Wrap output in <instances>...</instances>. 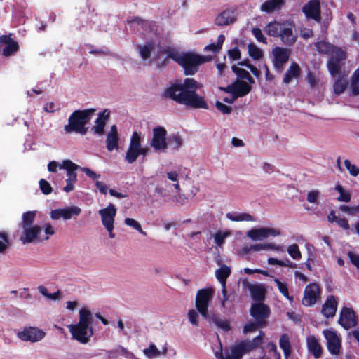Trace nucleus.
Listing matches in <instances>:
<instances>
[{"label": "nucleus", "mask_w": 359, "mask_h": 359, "mask_svg": "<svg viewBox=\"0 0 359 359\" xmlns=\"http://www.w3.org/2000/svg\"><path fill=\"white\" fill-rule=\"evenodd\" d=\"M323 334L327 340V347L329 352L333 355L340 353L341 348V340L337 333L332 329L323 331Z\"/></svg>", "instance_id": "12"}, {"label": "nucleus", "mask_w": 359, "mask_h": 359, "mask_svg": "<svg viewBox=\"0 0 359 359\" xmlns=\"http://www.w3.org/2000/svg\"><path fill=\"white\" fill-rule=\"evenodd\" d=\"M269 308L262 303L259 302L252 304L250 314L261 325L266 323V319L269 317Z\"/></svg>", "instance_id": "18"}, {"label": "nucleus", "mask_w": 359, "mask_h": 359, "mask_svg": "<svg viewBox=\"0 0 359 359\" xmlns=\"http://www.w3.org/2000/svg\"><path fill=\"white\" fill-rule=\"evenodd\" d=\"M264 333L259 332V334L252 340H245L236 343L231 346L230 351L226 353V359H241L243 355L248 353L263 343V336Z\"/></svg>", "instance_id": "6"}, {"label": "nucleus", "mask_w": 359, "mask_h": 359, "mask_svg": "<svg viewBox=\"0 0 359 359\" xmlns=\"http://www.w3.org/2000/svg\"><path fill=\"white\" fill-rule=\"evenodd\" d=\"M284 4V0H267L260 6V11L265 13H272L280 10Z\"/></svg>", "instance_id": "26"}, {"label": "nucleus", "mask_w": 359, "mask_h": 359, "mask_svg": "<svg viewBox=\"0 0 359 359\" xmlns=\"http://www.w3.org/2000/svg\"><path fill=\"white\" fill-rule=\"evenodd\" d=\"M79 319L76 324L68 326L72 339L81 344H86L93 335L92 323L93 316L92 312L86 308H81L79 312Z\"/></svg>", "instance_id": "3"}, {"label": "nucleus", "mask_w": 359, "mask_h": 359, "mask_svg": "<svg viewBox=\"0 0 359 359\" xmlns=\"http://www.w3.org/2000/svg\"><path fill=\"white\" fill-rule=\"evenodd\" d=\"M273 63L274 67L279 72L283 69V65L288 61L290 56V50L288 48L276 46L273 51Z\"/></svg>", "instance_id": "14"}, {"label": "nucleus", "mask_w": 359, "mask_h": 359, "mask_svg": "<svg viewBox=\"0 0 359 359\" xmlns=\"http://www.w3.org/2000/svg\"><path fill=\"white\" fill-rule=\"evenodd\" d=\"M214 294L215 289L212 287L200 289L196 293L195 306L205 319L209 318L208 305L212 301Z\"/></svg>", "instance_id": "7"}, {"label": "nucleus", "mask_w": 359, "mask_h": 359, "mask_svg": "<svg viewBox=\"0 0 359 359\" xmlns=\"http://www.w3.org/2000/svg\"><path fill=\"white\" fill-rule=\"evenodd\" d=\"M250 90L251 87L248 83L236 80L233 84L226 88V93L231 95V98L226 97V102H233L236 98L247 95Z\"/></svg>", "instance_id": "9"}, {"label": "nucleus", "mask_w": 359, "mask_h": 359, "mask_svg": "<svg viewBox=\"0 0 359 359\" xmlns=\"http://www.w3.org/2000/svg\"><path fill=\"white\" fill-rule=\"evenodd\" d=\"M102 217V225L105 228L111 229L114 226L116 209L114 204L110 203L107 208L101 209L98 212Z\"/></svg>", "instance_id": "20"}, {"label": "nucleus", "mask_w": 359, "mask_h": 359, "mask_svg": "<svg viewBox=\"0 0 359 359\" xmlns=\"http://www.w3.org/2000/svg\"><path fill=\"white\" fill-rule=\"evenodd\" d=\"M60 168H63L67 170V181L76 182L77 174L75 171L78 169H81L79 165L73 163L72 161L67 159L62 161Z\"/></svg>", "instance_id": "24"}, {"label": "nucleus", "mask_w": 359, "mask_h": 359, "mask_svg": "<svg viewBox=\"0 0 359 359\" xmlns=\"http://www.w3.org/2000/svg\"><path fill=\"white\" fill-rule=\"evenodd\" d=\"M95 112V109L93 108L77 109L73 111L68 118V123L64 126L65 133H75L82 135H86L88 132V128L86 126Z\"/></svg>", "instance_id": "5"}, {"label": "nucleus", "mask_w": 359, "mask_h": 359, "mask_svg": "<svg viewBox=\"0 0 359 359\" xmlns=\"http://www.w3.org/2000/svg\"><path fill=\"white\" fill-rule=\"evenodd\" d=\"M302 11L308 18H311L316 22H320V3L319 0H311L302 8Z\"/></svg>", "instance_id": "17"}, {"label": "nucleus", "mask_w": 359, "mask_h": 359, "mask_svg": "<svg viewBox=\"0 0 359 359\" xmlns=\"http://www.w3.org/2000/svg\"><path fill=\"white\" fill-rule=\"evenodd\" d=\"M19 46H4L3 55L9 57L18 52Z\"/></svg>", "instance_id": "62"}, {"label": "nucleus", "mask_w": 359, "mask_h": 359, "mask_svg": "<svg viewBox=\"0 0 359 359\" xmlns=\"http://www.w3.org/2000/svg\"><path fill=\"white\" fill-rule=\"evenodd\" d=\"M266 325V323H263L261 325L259 323V322H258L257 320H256V322H255V323H253V322L249 323L244 326L243 333L247 334L248 332H254L255 330H257V328L263 327H265Z\"/></svg>", "instance_id": "48"}, {"label": "nucleus", "mask_w": 359, "mask_h": 359, "mask_svg": "<svg viewBox=\"0 0 359 359\" xmlns=\"http://www.w3.org/2000/svg\"><path fill=\"white\" fill-rule=\"evenodd\" d=\"M281 234L280 230L271 227L253 228L246 233L247 237L253 241H259L266 239L269 236H278Z\"/></svg>", "instance_id": "11"}, {"label": "nucleus", "mask_w": 359, "mask_h": 359, "mask_svg": "<svg viewBox=\"0 0 359 359\" xmlns=\"http://www.w3.org/2000/svg\"><path fill=\"white\" fill-rule=\"evenodd\" d=\"M140 48L139 53L142 59L147 60L151 55V48L154 46H138Z\"/></svg>", "instance_id": "59"}, {"label": "nucleus", "mask_w": 359, "mask_h": 359, "mask_svg": "<svg viewBox=\"0 0 359 359\" xmlns=\"http://www.w3.org/2000/svg\"><path fill=\"white\" fill-rule=\"evenodd\" d=\"M320 191L318 190H312L307 194L306 200L309 203H318V199L320 196Z\"/></svg>", "instance_id": "58"}, {"label": "nucleus", "mask_w": 359, "mask_h": 359, "mask_svg": "<svg viewBox=\"0 0 359 359\" xmlns=\"http://www.w3.org/2000/svg\"><path fill=\"white\" fill-rule=\"evenodd\" d=\"M107 149L111 151L118 147V136L107 135L106 139Z\"/></svg>", "instance_id": "42"}, {"label": "nucleus", "mask_w": 359, "mask_h": 359, "mask_svg": "<svg viewBox=\"0 0 359 359\" xmlns=\"http://www.w3.org/2000/svg\"><path fill=\"white\" fill-rule=\"evenodd\" d=\"M275 285L278 287L280 292L290 302L293 301V297L290 296L287 285L285 283L280 281V280L275 278L273 280Z\"/></svg>", "instance_id": "35"}, {"label": "nucleus", "mask_w": 359, "mask_h": 359, "mask_svg": "<svg viewBox=\"0 0 359 359\" xmlns=\"http://www.w3.org/2000/svg\"><path fill=\"white\" fill-rule=\"evenodd\" d=\"M215 337L217 344L212 346V349L214 352L215 356L217 359H224V355H223L222 344L217 334H215Z\"/></svg>", "instance_id": "40"}, {"label": "nucleus", "mask_w": 359, "mask_h": 359, "mask_svg": "<svg viewBox=\"0 0 359 359\" xmlns=\"http://www.w3.org/2000/svg\"><path fill=\"white\" fill-rule=\"evenodd\" d=\"M36 215V211H27L26 212H24L22 217V229L34 226Z\"/></svg>", "instance_id": "31"}, {"label": "nucleus", "mask_w": 359, "mask_h": 359, "mask_svg": "<svg viewBox=\"0 0 359 359\" xmlns=\"http://www.w3.org/2000/svg\"><path fill=\"white\" fill-rule=\"evenodd\" d=\"M287 251L291 257L294 259H299L302 257L299 246L297 244H292L287 247Z\"/></svg>", "instance_id": "46"}, {"label": "nucleus", "mask_w": 359, "mask_h": 359, "mask_svg": "<svg viewBox=\"0 0 359 359\" xmlns=\"http://www.w3.org/2000/svg\"><path fill=\"white\" fill-rule=\"evenodd\" d=\"M293 27L292 22L290 21L283 22V27L280 36L284 43L292 44L295 42V36L292 32Z\"/></svg>", "instance_id": "23"}, {"label": "nucleus", "mask_w": 359, "mask_h": 359, "mask_svg": "<svg viewBox=\"0 0 359 359\" xmlns=\"http://www.w3.org/2000/svg\"><path fill=\"white\" fill-rule=\"evenodd\" d=\"M251 295L255 300L262 301L264 297V289L259 285H252L250 287Z\"/></svg>", "instance_id": "38"}, {"label": "nucleus", "mask_w": 359, "mask_h": 359, "mask_svg": "<svg viewBox=\"0 0 359 359\" xmlns=\"http://www.w3.org/2000/svg\"><path fill=\"white\" fill-rule=\"evenodd\" d=\"M226 217L231 221H255V219L247 213H228Z\"/></svg>", "instance_id": "34"}, {"label": "nucleus", "mask_w": 359, "mask_h": 359, "mask_svg": "<svg viewBox=\"0 0 359 359\" xmlns=\"http://www.w3.org/2000/svg\"><path fill=\"white\" fill-rule=\"evenodd\" d=\"M141 142L142 138L140 137V135L137 131H134L130 137L128 147L139 149L142 147Z\"/></svg>", "instance_id": "44"}, {"label": "nucleus", "mask_w": 359, "mask_h": 359, "mask_svg": "<svg viewBox=\"0 0 359 359\" xmlns=\"http://www.w3.org/2000/svg\"><path fill=\"white\" fill-rule=\"evenodd\" d=\"M337 309V302L334 296H329L323 305L321 313L325 318H332L335 316Z\"/></svg>", "instance_id": "22"}, {"label": "nucleus", "mask_w": 359, "mask_h": 359, "mask_svg": "<svg viewBox=\"0 0 359 359\" xmlns=\"http://www.w3.org/2000/svg\"><path fill=\"white\" fill-rule=\"evenodd\" d=\"M238 65L240 66H245V67H247L248 68H249L250 69V71L252 72V73L257 77L259 76L260 75V71L257 68L255 67V66L250 65L249 63V61L247 60H245L243 61H241L240 62H238Z\"/></svg>", "instance_id": "57"}, {"label": "nucleus", "mask_w": 359, "mask_h": 359, "mask_svg": "<svg viewBox=\"0 0 359 359\" xmlns=\"http://www.w3.org/2000/svg\"><path fill=\"white\" fill-rule=\"evenodd\" d=\"M22 235L20 240L23 244L31 243L34 242H43L49 239L48 236L41 235V228L39 225H34L30 227L22 229Z\"/></svg>", "instance_id": "10"}, {"label": "nucleus", "mask_w": 359, "mask_h": 359, "mask_svg": "<svg viewBox=\"0 0 359 359\" xmlns=\"http://www.w3.org/2000/svg\"><path fill=\"white\" fill-rule=\"evenodd\" d=\"M300 74L301 69L299 65L297 62H292L284 75L283 79V83L286 85L289 84L293 79H298Z\"/></svg>", "instance_id": "25"}, {"label": "nucleus", "mask_w": 359, "mask_h": 359, "mask_svg": "<svg viewBox=\"0 0 359 359\" xmlns=\"http://www.w3.org/2000/svg\"><path fill=\"white\" fill-rule=\"evenodd\" d=\"M81 170L90 178L95 180L100 177V175L97 174L93 170L88 168H81Z\"/></svg>", "instance_id": "63"}, {"label": "nucleus", "mask_w": 359, "mask_h": 359, "mask_svg": "<svg viewBox=\"0 0 359 359\" xmlns=\"http://www.w3.org/2000/svg\"><path fill=\"white\" fill-rule=\"evenodd\" d=\"M215 261L219 268L216 271V277L222 285V294L224 297V264L219 255L215 257Z\"/></svg>", "instance_id": "29"}, {"label": "nucleus", "mask_w": 359, "mask_h": 359, "mask_svg": "<svg viewBox=\"0 0 359 359\" xmlns=\"http://www.w3.org/2000/svg\"><path fill=\"white\" fill-rule=\"evenodd\" d=\"M306 80L312 88H316L319 82V79L311 70L307 72Z\"/></svg>", "instance_id": "53"}, {"label": "nucleus", "mask_w": 359, "mask_h": 359, "mask_svg": "<svg viewBox=\"0 0 359 359\" xmlns=\"http://www.w3.org/2000/svg\"><path fill=\"white\" fill-rule=\"evenodd\" d=\"M139 151L137 149L128 147L125 155V161L130 164L135 163L138 157Z\"/></svg>", "instance_id": "36"}, {"label": "nucleus", "mask_w": 359, "mask_h": 359, "mask_svg": "<svg viewBox=\"0 0 359 359\" xmlns=\"http://www.w3.org/2000/svg\"><path fill=\"white\" fill-rule=\"evenodd\" d=\"M335 189L340 194V196L337 198L338 201L344 202H348L350 201V193L348 191H345L341 185H337Z\"/></svg>", "instance_id": "47"}, {"label": "nucleus", "mask_w": 359, "mask_h": 359, "mask_svg": "<svg viewBox=\"0 0 359 359\" xmlns=\"http://www.w3.org/2000/svg\"><path fill=\"white\" fill-rule=\"evenodd\" d=\"M13 34H4L0 36L1 45H18V43L13 37Z\"/></svg>", "instance_id": "51"}, {"label": "nucleus", "mask_w": 359, "mask_h": 359, "mask_svg": "<svg viewBox=\"0 0 359 359\" xmlns=\"http://www.w3.org/2000/svg\"><path fill=\"white\" fill-rule=\"evenodd\" d=\"M339 323L346 330L355 327L357 321L353 310L350 308H343L340 313Z\"/></svg>", "instance_id": "19"}, {"label": "nucleus", "mask_w": 359, "mask_h": 359, "mask_svg": "<svg viewBox=\"0 0 359 359\" xmlns=\"http://www.w3.org/2000/svg\"><path fill=\"white\" fill-rule=\"evenodd\" d=\"M39 187L42 193L46 195L50 194L53 191L50 183L44 179L40 180Z\"/></svg>", "instance_id": "54"}, {"label": "nucleus", "mask_w": 359, "mask_h": 359, "mask_svg": "<svg viewBox=\"0 0 359 359\" xmlns=\"http://www.w3.org/2000/svg\"><path fill=\"white\" fill-rule=\"evenodd\" d=\"M232 70L238 77L245 79L248 80L250 83H254L253 79L250 76L248 72H247L244 69L241 68L237 65H233Z\"/></svg>", "instance_id": "41"}, {"label": "nucleus", "mask_w": 359, "mask_h": 359, "mask_svg": "<svg viewBox=\"0 0 359 359\" xmlns=\"http://www.w3.org/2000/svg\"><path fill=\"white\" fill-rule=\"evenodd\" d=\"M347 255L352 264L359 269V255L353 252H348Z\"/></svg>", "instance_id": "64"}, {"label": "nucleus", "mask_w": 359, "mask_h": 359, "mask_svg": "<svg viewBox=\"0 0 359 359\" xmlns=\"http://www.w3.org/2000/svg\"><path fill=\"white\" fill-rule=\"evenodd\" d=\"M201 86L194 79L186 78L183 82L170 83L164 90L162 97L191 108L207 109L208 106L204 97L197 93Z\"/></svg>", "instance_id": "1"}, {"label": "nucleus", "mask_w": 359, "mask_h": 359, "mask_svg": "<svg viewBox=\"0 0 359 359\" xmlns=\"http://www.w3.org/2000/svg\"><path fill=\"white\" fill-rule=\"evenodd\" d=\"M237 13L235 10H226V25L236 21Z\"/></svg>", "instance_id": "60"}, {"label": "nucleus", "mask_w": 359, "mask_h": 359, "mask_svg": "<svg viewBox=\"0 0 359 359\" xmlns=\"http://www.w3.org/2000/svg\"><path fill=\"white\" fill-rule=\"evenodd\" d=\"M331 48V57L330 60L341 62L346 57L344 50L338 46H330Z\"/></svg>", "instance_id": "33"}, {"label": "nucleus", "mask_w": 359, "mask_h": 359, "mask_svg": "<svg viewBox=\"0 0 359 359\" xmlns=\"http://www.w3.org/2000/svg\"><path fill=\"white\" fill-rule=\"evenodd\" d=\"M124 222L126 225L133 227L134 229L137 230L141 234L144 236L147 235V233L142 230L140 224L134 219L126 218Z\"/></svg>", "instance_id": "45"}, {"label": "nucleus", "mask_w": 359, "mask_h": 359, "mask_svg": "<svg viewBox=\"0 0 359 359\" xmlns=\"http://www.w3.org/2000/svg\"><path fill=\"white\" fill-rule=\"evenodd\" d=\"M283 27V22L281 23L273 21L268 24L265 28V31L270 36H280Z\"/></svg>", "instance_id": "30"}, {"label": "nucleus", "mask_w": 359, "mask_h": 359, "mask_svg": "<svg viewBox=\"0 0 359 359\" xmlns=\"http://www.w3.org/2000/svg\"><path fill=\"white\" fill-rule=\"evenodd\" d=\"M144 353L149 358L159 356L161 354L160 351L153 344L144 350Z\"/></svg>", "instance_id": "49"}, {"label": "nucleus", "mask_w": 359, "mask_h": 359, "mask_svg": "<svg viewBox=\"0 0 359 359\" xmlns=\"http://www.w3.org/2000/svg\"><path fill=\"white\" fill-rule=\"evenodd\" d=\"M253 36L256 38L258 42L262 43H266V39L263 34L262 30L259 28H254L252 30Z\"/></svg>", "instance_id": "56"}, {"label": "nucleus", "mask_w": 359, "mask_h": 359, "mask_svg": "<svg viewBox=\"0 0 359 359\" xmlns=\"http://www.w3.org/2000/svg\"><path fill=\"white\" fill-rule=\"evenodd\" d=\"M164 52L168 58L176 62L183 69L186 76L194 75L203 64L212 59V56L201 55L194 52H179L171 46H167Z\"/></svg>", "instance_id": "2"}, {"label": "nucleus", "mask_w": 359, "mask_h": 359, "mask_svg": "<svg viewBox=\"0 0 359 359\" xmlns=\"http://www.w3.org/2000/svg\"><path fill=\"white\" fill-rule=\"evenodd\" d=\"M279 346L283 350L285 357L287 358L291 353V345L290 338L287 334H284L280 337Z\"/></svg>", "instance_id": "32"}, {"label": "nucleus", "mask_w": 359, "mask_h": 359, "mask_svg": "<svg viewBox=\"0 0 359 359\" xmlns=\"http://www.w3.org/2000/svg\"><path fill=\"white\" fill-rule=\"evenodd\" d=\"M17 336L23 341L35 343L42 340L46 336V332L37 327L29 326L18 332Z\"/></svg>", "instance_id": "13"}, {"label": "nucleus", "mask_w": 359, "mask_h": 359, "mask_svg": "<svg viewBox=\"0 0 359 359\" xmlns=\"http://www.w3.org/2000/svg\"><path fill=\"white\" fill-rule=\"evenodd\" d=\"M307 346L309 351L316 358H318L322 355V348L319 344L317 339L314 336H309L306 339Z\"/></svg>", "instance_id": "27"}, {"label": "nucleus", "mask_w": 359, "mask_h": 359, "mask_svg": "<svg viewBox=\"0 0 359 359\" xmlns=\"http://www.w3.org/2000/svg\"><path fill=\"white\" fill-rule=\"evenodd\" d=\"M0 238L3 240V241H0V253H3L7 249L8 246L10 245L8 233L5 231L0 232Z\"/></svg>", "instance_id": "50"}, {"label": "nucleus", "mask_w": 359, "mask_h": 359, "mask_svg": "<svg viewBox=\"0 0 359 359\" xmlns=\"http://www.w3.org/2000/svg\"><path fill=\"white\" fill-rule=\"evenodd\" d=\"M198 315L196 310L194 309H190L188 312V318L191 324L194 325H198Z\"/></svg>", "instance_id": "61"}, {"label": "nucleus", "mask_w": 359, "mask_h": 359, "mask_svg": "<svg viewBox=\"0 0 359 359\" xmlns=\"http://www.w3.org/2000/svg\"><path fill=\"white\" fill-rule=\"evenodd\" d=\"M248 53L254 60H259L263 57L262 51L257 46H248Z\"/></svg>", "instance_id": "52"}, {"label": "nucleus", "mask_w": 359, "mask_h": 359, "mask_svg": "<svg viewBox=\"0 0 359 359\" xmlns=\"http://www.w3.org/2000/svg\"><path fill=\"white\" fill-rule=\"evenodd\" d=\"M156 152L164 153L168 149L167 130L161 126L152 129V137L149 143Z\"/></svg>", "instance_id": "8"}, {"label": "nucleus", "mask_w": 359, "mask_h": 359, "mask_svg": "<svg viewBox=\"0 0 359 359\" xmlns=\"http://www.w3.org/2000/svg\"><path fill=\"white\" fill-rule=\"evenodd\" d=\"M110 111L107 109H104L98 114V117L95 120V126L93 128L94 133L98 135H103L107 121L109 118Z\"/></svg>", "instance_id": "21"}, {"label": "nucleus", "mask_w": 359, "mask_h": 359, "mask_svg": "<svg viewBox=\"0 0 359 359\" xmlns=\"http://www.w3.org/2000/svg\"><path fill=\"white\" fill-rule=\"evenodd\" d=\"M131 27L135 24L139 31H142L143 38L146 41L144 45H161L162 40V30L158 28L156 22H149L140 17H133L127 20Z\"/></svg>", "instance_id": "4"}, {"label": "nucleus", "mask_w": 359, "mask_h": 359, "mask_svg": "<svg viewBox=\"0 0 359 359\" xmlns=\"http://www.w3.org/2000/svg\"><path fill=\"white\" fill-rule=\"evenodd\" d=\"M320 297V288L315 283L309 284L304 290L302 304L306 306H311Z\"/></svg>", "instance_id": "16"}, {"label": "nucleus", "mask_w": 359, "mask_h": 359, "mask_svg": "<svg viewBox=\"0 0 359 359\" xmlns=\"http://www.w3.org/2000/svg\"><path fill=\"white\" fill-rule=\"evenodd\" d=\"M344 165L352 176L355 177V176L358 175L359 168H358L355 165L352 164L349 160L346 159L344 161Z\"/></svg>", "instance_id": "55"}, {"label": "nucleus", "mask_w": 359, "mask_h": 359, "mask_svg": "<svg viewBox=\"0 0 359 359\" xmlns=\"http://www.w3.org/2000/svg\"><path fill=\"white\" fill-rule=\"evenodd\" d=\"M347 81L342 79H337L333 83V92L339 95L344 92L347 87Z\"/></svg>", "instance_id": "37"}, {"label": "nucleus", "mask_w": 359, "mask_h": 359, "mask_svg": "<svg viewBox=\"0 0 359 359\" xmlns=\"http://www.w3.org/2000/svg\"><path fill=\"white\" fill-rule=\"evenodd\" d=\"M341 68V64L340 62L333 60H329L327 62V69L332 76H337L339 73Z\"/></svg>", "instance_id": "39"}, {"label": "nucleus", "mask_w": 359, "mask_h": 359, "mask_svg": "<svg viewBox=\"0 0 359 359\" xmlns=\"http://www.w3.org/2000/svg\"><path fill=\"white\" fill-rule=\"evenodd\" d=\"M351 90L353 95H359V69L355 70L351 77Z\"/></svg>", "instance_id": "43"}, {"label": "nucleus", "mask_w": 359, "mask_h": 359, "mask_svg": "<svg viewBox=\"0 0 359 359\" xmlns=\"http://www.w3.org/2000/svg\"><path fill=\"white\" fill-rule=\"evenodd\" d=\"M168 148L170 147L172 151H178L183 144V139L177 133H173L169 135L167 139Z\"/></svg>", "instance_id": "28"}, {"label": "nucleus", "mask_w": 359, "mask_h": 359, "mask_svg": "<svg viewBox=\"0 0 359 359\" xmlns=\"http://www.w3.org/2000/svg\"><path fill=\"white\" fill-rule=\"evenodd\" d=\"M81 212V209L78 206H69L65 208H58L51 210L50 217L52 219H59L62 218L65 220L72 219L74 216H77Z\"/></svg>", "instance_id": "15"}]
</instances>
